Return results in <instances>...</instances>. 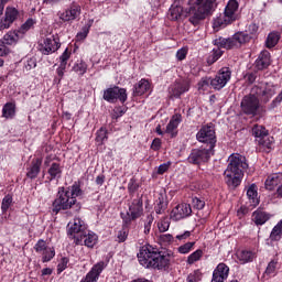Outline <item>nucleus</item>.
Masks as SVG:
<instances>
[{"instance_id":"obj_17","label":"nucleus","mask_w":282,"mask_h":282,"mask_svg":"<svg viewBox=\"0 0 282 282\" xmlns=\"http://www.w3.org/2000/svg\"><path fill=\"white\" fill-rule=\"evenodd\" d=\"M66 230L68 239L75 243L76 238L82 237L87 230V224H85V220H82L80 218H74L73 221L67 224Z\"/></svg>"},{"instance_id":"obj_16","label":"nucleus","mask_w":282,"mask_h":282,"mask_svg":"<svg viewBox=\"0 0 282 282\" xmlns=\"http://www.w3.org/2000/svg\"><path fill=\"white\" fill-rule=\"evenodd\" d=\"M83 14V8L76 2H72L70 6L64 11H58L57 17L62 23H72Z\"/></svg>"},{"instance_id":"obj_62","label":"nucleus","mask_w":282,"mask_h":282,"mask_svg":"<svg viewBox=\"0 0 282 282\" xmlns=\"http://www.w3.org/2000/svg\"><path fill=\"white\" fill-rule=\"evenodd\" d=\"M152 151H160L162 149V139L155 138L151 144Z\"/></svg>"},{"instance_id":"obj_10","label":"nucleus","mask_w":282,"mask_h":282,"mask_svg":"<svg viewBox=\"0 0 282 282\" xmlns=\"http://www.w3.org/2000/svg\"><path fill=\"white\" fill-rule=\"evenodd\" d=\"M188 91H191V79L188 78L175 79L167 88L170 100H180Z\"/></svg>"},{"instance_id":"obj_35","label":"nucleus","mask_w":282,"mask_h":282,"mask_svg":"<svg viewBox=\"0 0 282 282\" xmlns=\"http://www.w3.org/2000/svg\"><path fill=\"white\" fill-rule=\"evenodd\" d=\"M20 31H9L3 35L2 43L4 45H17L19 43Z\"/></svg>"},{"instance_id":"obj_6","label":"nucleus","mask_w":282,"mask_h":282,"mask_svg":"<svg viewBox=\"0 0 282 282\" xmlns=\"http://www.w3.org/2000/svg\"><path fill=\"white\" fill-rule=\"evenodd\" d=\"M142 215H144V200L142 196L132 199V202L128 204V210L120 213L122 221L130 225L133 224V221H138Z\"/></svg>"},{"instance_id":"obj_25","label":"nucleus","mask_w":282,"mask_h":282,"mask_svg":"<svg viewBox=\"0 0 282 282\" xmlns=\"http://www.w3.org/2000/svg\"><path fill=\"white\" fill-rule=\"evenodd\" d=\"M272 65L271 55L268 51H262L258 58L254 62V67L259 72H263V69H268Z\"/></svg>"},{"instance_id":"obj_44","label":"nucleus","mask_w":282,"mask_h":282,"mask_svg":"<svg viewBox=\"0 0 282 282\" xmlns=\"http://www.w3.org/2000/svg\"><path fill=\"white\" fill-rule=\"evenodd\" d=\"M12 195L11 194H7L3 198H2V203H1V213L2 215H6V213H8V210H10V206H12Z\"/></svg>"},{"instance_id":"obj_34","label":"nucleus","mask_w":282,"mask_h":282,"mask_svg":"<svg viewBox=\"0 0 282 282\" xmlns=\"http://www.w3.org/2000/svg\"><path fill=\"white\" fill-rule=\"evenodd\" d=\"M282 175L281 174H271L264 182V186L267 191H274L275 186L281 184Z\"/></svg>"},{"instance_id":"obj_26","label":"nucleus","mask_w":282,"mask_h":282,"mask_svg":"<svg viewBox=\"0 0 282 282\" xmlns=\"http://www.w3.org/2000/svg\"><path fill=\"white\" fill-rule=\"evenodd\" d=\"M182 123V115L175 113L166 126L165 133L170 138H177V127Z\"/></svg>"},{"instance_id":"obj_1","label":"nucleus","mask_w":282,"mask_h":282,"mask_svg":"<svg viewBox=\"0 0 282 282\" xmlns=\"http://www.w3.org/2000/svg\"><path fill=\"white\" fill-rule=\"evenodd\" d=\"M137 257L140 265L147 269L159 270L160 272H169L171 270V261L175 259L173 251H159L151 245L141 247Z\"/></svg>"},{"instance_id":"obj_47","label":"nucleus","mask_w":282,"mask_h":282,"mask_svg":"<svg viewBox=\"0 0 282 282\" xmlns=\"http://www.w3.org/2000/svg\"><path fill=\"white\" fill-rule=\"evenodd\" d=\"M195 248V242H186L177 248L178 254H188Z\"/></svg>"},{"instance_id":"obj_5","label":"nucleus","mask_w":282,"mask_h":282,"mask_svg":"<svg viewBox=\"0 0 282 282\" xmlns=\"http://www.w3.org/2000/svg\"><path fill=\"white\" fill-rule=\"evenodd\" d=\"M250 34L246 32H237L231 37H216L213 40V45H215L218 48H214L213 53L208 56L207 63L208 65H213L214 63H217L221 56H224V52L221 50H236L237 47L242 46L246 43H249Z\"/></svg>"},{"instance_id":"obj_51","label":"nucleus","mask_w":282,"mask_h":282,"mask_svg":"<svg viewBox=\"0 0 282 282\" xmlns=\"http://www.w3.org/2000/svg\"><path fill=\"white\" fill-rule=\"evenodd\" d=\"M159 240L162 246H171V243L174 241V238L171 234H163L159 237Z\"/></svg>"},{"instance_id":"obj_49","label":"nucleus","mask_w":282,"mask_h":282,"mask_svg":"<svg viewBox=\"0 0 282 282\" xmlns=\"http://www.w3.org/2000/svg\"><path fill=\"white\" fill-rule=\"evenodd\" d=\"M213 82V77H203L198 82L199 91H206L210 87V83Z\"/></svg>"},{"instance_id":"obj_19","label":"nucleus","mask_w":282,"mask_h":282,"mask_svg":"<svg viewBox=\"0 0 282 282\" xmlns=\"http://www.w3.org/2000/svg\"><path fill=\"white\" fill-rule=\"evenodd\" d=\"M61 48V43L56 41L54 37H46L42 40L39 45L37 50L44 56H50V54H54V52H58Z\"/></svg>"},{"instance_id":"obj_11","label":"nucleus","mask_w":282,"mask_h":282,"mask_svg":"<svg viewBox=\"0 0 282 282\" xmlns=\"http://www.w3.org/2000/svg\"><path fill=\"white\" fill-rule=\"evenodd\" d=\"M251 91L256 95V98H258L259 101L263 102V105H268V102L276 96V88H274V85H270L268 83L254 85L251 88Z\"/></svg>"},{"instance_id":"obj_7","label":"nucleus","mask_w":282,"mask_h":282,"mask_svg":"<svg viewBox=\"0 0 282 282\" xmlns=\"http://www.w3.org/2000/svg\"><path fill=\"white\" fill-rule=\"evenodd\" d=\"M196 140L202 144H206L207 149L215 151L217 147V134L215 132V123L209 122L205 126H202L199 131L196 133Z\"/></svg>"},{"instance_id":"obj_45","label":"nucleus","mask_w":282,"mask_h":282,"mask_svg":"<svg viewBox=\"0 0 282 282\" xmlns=\"http://www.w3.org/2000/svg\"><path fill=\"white\" fill-rule=\"evenodd\" d=\"M139 189H140V183H138V180L132 177L128 183V193L130 197H133V195H135V193H138Z\"/></svg>"},{"instance_id":"obj_56","label":"nucleus","mask_w":282,"mask_h":282,"mask_svg":"<svg viewBox=\"0 0 282 282\" xmlns=\"http://www.w3.org/2000/svg\"><path fill=\"white\" fill-rule=\"evenodd\" d=\"M70 56L72 53L69 52V48H66L59 56V65H64L65 67H67V61H69Z\"/></svg>"},{"instance_id":"obj_31","label":"nucleus","mask_w":282,"mask_h":282,"mask_svg":"<svg viewBox=\"0 0 282 282\" xmlns=\"http://www.w3.org/2000/svg\"><path fill=\"white\" fill-rule=\"evenodd\" d=\"M130 228L131 224H127L124 220H122L121 229L117 232L115 241H117V243H124V241H127L129 238Z\"/></svg>"},{"instance_id":"obj_58","label":"nucleus","mask_w":282,"mask_h":282,"mask_svg":"<svg viewBox=\"0 0 282 282\" xmlns=\"http://www.w3.org/2000/svg\"><path fill=\"white\" fill-rule=\"evenodd\" d=\"M65 69H67V66L59 64L58 68L56 69V74L58 77H55V83H61V80H63V76H65Z\"/></svg>"},{"instance_id":"obj_36","label":"nucleus","mask_w":282,"mask_h":282,"mask_svg":"<svg viewBox=\"0 0 282 282\" xmlns=\"http://www.w3.org/2000/svg\"><path fill=\"white\" fill-rule=\"evenodd\" d=\"M279 270V258H273L268 263L263 276H276V271Z\"/></svg>"},{"instance_id":"obj_13","label":"nucleus","mask_w":282,"mask_h":282,"mask_svg":"<svg viewBox=\"0 0 282 282\" xmlns=\"http://www.w3.org/2000/svg\"><path fill=\"white\" fill-rule=\"evenodd\" d=\"M102 98L110 105H116L117 100H119L121 105H124L128 99L127 89L120 88L119 86L109 87L104 90Z\"/></svg>"},{"instance_id":"obj_46","label":"nucleus","mask_w":282,"mask_h":282,"mask_svg":"<svg viewBox=\"0 0 282 282\" xmlns=\"http://www.w3.org/2000/svg\"><path fill=\"white\" fill-rule=\"evenodd\" d=\"M155 217L153 216V214H149L145 219L143 220L144 225H143V232L144 235H150L151 234V226H153V221H154Z\"/></svg>"},{"instance_id":"obj_64","label":"nucleus","mask_w":282,"mask_h":282,"mask_svg":"<svg viewBox=\"0 0 282 282\" xmlns=\"http://www.w3.org/2000/svg\"><path fill=\"white\" fill-rule=\"evenodd\" d=\"M10 48L3 42L0 44V56H8Z\"/></svg>"},{"instance_id":"obj_38","label":"nucleus","mask_w":282,"mask_h":282,"mask_svg":"<svg viewBox=\"0 0 282 282\" xmlns=\"http://www.w3.org/2000/svg\"><path fill=\"white\" fill-rule=\"evenodd\" d=\"M251 133L254 138H258L259 140L267 138L268 135V129L265 127L260 124H254L251 129Z\"/></svg>"},{"instance_id":"obj_43","label":"nucleus","mask_w":282,"mask_h":282,"mask_svg":"<svg viewBox=\"0 0 282 282\" xmlns=\"http://www.w3.org/2000/svg\"><path fill=\"white\" fill-rule=\"evenodd\" d=\"M204 257V250L197 249L196 251L192 252L186 260L187 265H193L196 261H199Z\"/></svg>"},{"instance_id":"obj_23","label":"nucleus","mask_w":282,"mask_h":282,"mask_svg":"<svg viewBox=\"0 0 282 282\" xmlns=\"http://www.w3.org/2000/svg\"><path fill=\"white\" fill-rule=\"evenodd\" d=\"M41 166H43V158H35L26 167V177L29 180H36L41 174Z\"/></svg>"},{"instance_id":"obj_20","label":"nucleus","mask_w":282,"mask_h":282,"mask_svg":"<svg viewBox=\"0 0 282 282\" xmlns=\"http://www.w3.org/2000/svg\"><path fill=\"white\" fill-rule=\"evenodd\" d=\"M75 246H85L86 248H94L98 243V235L87 229L82 236L76 238Z\"/></svg>"},{"instance_id":"obj_28","label":"nucleus","mask_w":282,"mask_h":282,"mask_svg":"<svg viewBox=\"0 0 282 282\" xmlns=\"http://www.w3.org/2000/svg\"><path fill=\"white\" fill-rule=\"evenodd\" d=\"M48 182H54V180H61L63 177V167H61V163H52L47 170Z\"/></svg>"},{"instance_id":"obj_33","label":"nucleus","mask_w":282,"mask_h":282,"mask_svg":"<svg viewBox=\"0 0 282 282\" xmlns=\"http://www.w3.org/2000/svg\"><path fill=\"white\" fill-rule=\"evenodd\" d=\"M258 147L259 151H262V153H270V151L274 149V141L267 135L258 140Z\"/></svg>"},{"instance_id":"obj_22","label":"nucleus","mask_w":282,"mask_h":282,"mask_svg":"<svg viewBox=\"0 0 282 282\" xmlns=\"http://www.w3.org/2000/svg\"><path fill=\"white\" fill-rule=\"evenodd\" d=\"M230 275V267L228 264L220 262L217 264L213 271L212 282H224L228 280Z\"/></svg>"},{"instance_id":"obj_41","label":"nucleus","mask_w":282,"mask_h":282,"mask_svg":"<svg viewBox=\"0 0 282 282\" xmlns=\"http://www.w3.org/2000/svg\"><path fill=\"white\" fill-rule=\"evenodd\" d=\"M238 259H239V261H241V263H252V261H254V252L248 251V250H242L238 254Z\"/></svg>"},{"instance_id":"obj_4","label":"nucleus","mask_w":282,"mask_h":282,"mask_svg":"<svg viewBox=\"0 0 282 282\" xmlns=\"http://www.w3.org/2000/svg\"><path fill=\"white\" fill-rule=\"evenodd\" d=\"M186 9V17L188 22L194 28H199L206 19H210L217 11L219 3L217 0H189Z\"/></svg>"},{"instance_id":"obj_63","label":"nucleus","mask_w":282,"mask_h":282,"mask_svg":"<svg viewBox=\"0 0 282 282\" xmlns=\"http://www.w3.org/2000/svg\"><path fill=\"white\" fill-rule=\"evenodd\" d=\"M245 79L247 80V83H249V85H252V83H254V80H257V72H249L245 75Z\"/></svg>"},{"instance_id":"obj_54","label":"nucleus","mask_w":282,"mask_h":282,"mask_svg":"<svg viewBox=\"0 0 282 282\" xmlns=\"http://www.w3.org/2000/svg\"><path fill=\"white\" fill-rule=\"evenodd\" d=\"M250 210H252V207H250V205H248V204H247V206L242 205L237 210V217L240 219H243V217H246V215H248V213H250Z\"/></svg>"},{"instance_id":"obj_52","label":"nucleus","mask_w":282,"mask_h":282,"mask_svg":"<svg viewBox=\"0 0 282 282\" xmlns=\"http://www.w3.org/2000/svg\"><path fill=\"white\" fill-rule=\"evenodd\" d=\"M67 265H69V258L63 257L57 264V274L65 272V270H67Z\"/></svg>"},{"instance_id":"obj_57","label":"nucleus","mask_w":282,"mask_h":282,"mask_svg":"<svg viewBox=\"0 0 282 282\" xmlns=\"http://www.w3.org/2000/svg\"><path fill=\"white\" fill-rule=\"evenodd\" d=\"M10 28H12V22H10L6 15L0 18V32H3V30H10Z\"/></svg>"},{"instance_id":"obj_32","label":"nucleus","mask_w":282,"mask_h":282,"mask_svg":"<svg viewBox=\"0 0 282 282\" xmlns=\"http://www.w3.org/2000/svg\"><path fill=\"white\" fill-rule=\"evenodd\" d=\"M17 116V104L9 101L2 107V118L12 120Z\"/></svg>"},{"instance_id":"obj_12","label":"nucleus","mask_w":282,"mask_h":282,"mask_svg":"<svg viewBox=\"0 0 282 282\" xmlns=\"http://www.w3.org/2000/svg\"><path fill=\"white\" fill-rule=\"evenodd\" d=\"M260 107L261 102L259 101V97H257L252 90L249 95H246L240 102V108L245 116H257Z\"/></svg>"},{"instance_id":"obj_48","label":"nucleus","mask_w":282,"mask_h":282,"mask_svg":"<svg viewBox=\"0 0 282 282\" xmlns=\"http://www.w3.org/2000/svg\"><path fill=\"white\" fill-rule=\"evenodd\" d=\"M73 69H74V72H76V74H79V76H85V74H87V63L82 61V62L75 64Z\"/></svg>"},{"instance_id":"obj_29","label":"nucleus","mask_w":282,"mask_h":282,"mask_svg":"<svg viewBox=\"0 0 282 282\" xmlns=\"http://www.w3.org/2000/svg\"><path fill=\"white\" fill-rule=\"evenodd\" d=\"M183 17H184V7L180 4H172L167 13V19H170V21H181Z\"/></svg>"},{"instance_id":"obj_18","label":"nucleus","mask_w":282,"mask_h":282,"mask_svg":"<svg viewBox=\"0 0 282 282\" xmlns=\"http://www.w3.org/2000/svg\"><path fill=\"white\" fill-rule=\"evenodd\" d=\"M193 215V207L188 203H181L176 205L171 214L170 217L172 221H182V219H186Z\"/></svg>"},{"instance_id":"obj_14","label":"nucleus","mask_w":282,"mask_h":282,"mask_svg":"<svg viewBox=\"0 0 282 282\" xmlns=\"http://www.w3.org/2000/svg\"><path fill=\"white\" fill-rule=\"evenodd\" d=\"M33 250L39 254L42 263H50V261L56 257V249L50 247L44 239H39L34 245Z\"/></svg>"},{"instance_id":"obj_15","label":"nucleus","mask_w":282,"mask_h":282,"mask_svg":"<svg viewBox=\"0 0 282 282\" xmlns=\"http://www.w3.org/2000/svg\"><path fill=\"white\" fill-rule=\"evenodd\" d=\"M230 78H232L230 67H223L217 72L215 77L212 78L210 87L215 89V91H221V89L230 83Z\"/></svg>"},{"instance_id":"obj_21","label":"nucleus","mask_w":282,"mask_h":282,"mask_svg":"<svg viewBox=\"0 0 282 282\" xmlns=\"http://www.w3.org/2000/svg\"><path fill=\"white\" fill-rule=\"evenodd\" d=\"M272 219V214L265 212V209L259 207L251 214V221L257 226V228H261V226H265L267 221Z\"/></svg>"},{"instance_id":"obj_3","label":"nucleus","mask_w":282,"mask_h":282,"mask_svg":"<svg viewBox=\"0 0 282 282\" xmlns=\"http://www.w3.org/2000/svg\"><path fill=\"white\" fill-rule=\"evenodd\" d=\"M249 167L248 159L243 154L236 153L229 156V163L224 172V176L225 184H227L230 191H235L241 186L243 175Z\"/></svg>"},{"instance_id":"obj_42","label":"nucleus","mask_w":282,"mask_h":282,"mask_svg":"<svg viewBox=\"0 0 282 282\" xmlns=\"http://www.w3.org/2000/svg\"><path fill=\"white\" fill-rule=\"evenodd\" d=\"M91 25H93V21L85 24L82 28L80 32L77 33L76 40L77 41H85V39H87V36H89V31L91 30Z\"/></svg>"},{"instance_id":"obj_2","label":"nucleus","mask_w":282,"mask_h":282,"mask_svg":"<svg viewBox=\"0 0 282 282\" xmlns=\"http://www.w3.org/2000/svg\"><path fill=\"white\" fill-rule=\"evenodd\" d=\"M79 197H85V191L80 187V181H75L73 185L65 187L59 186L57 188L56 197L52 203L53 215H58L61 210H72L74 206H78Z\"/></svg>"},{"instance_id":"obj_59","label":"nucleus","mask_w":282,"mask_h":282,"mask_svg":"<svg viewBox=\"0 0 282 282\" xmlns=\"http://www.w3.org/2000/svg\"><path fill=\"white\" fill-rule=\"evenodd\" d=\"M158 226L161 232H166L171 228V223L167 219H163Z\"/></svg>"},{"instance_id":"obj_8","label":"nucleus","mask_w":282,"mask_h":282,"mask_svg":"<svg viewBox=\"0 0 282 282\" xmlns=\"http://www.w3.org/2000/svg\"><path fill=\"white\" fill-rule=\"evenodd\" d=\"M241 13H239V2L237 0H229L224 11V19L218 18L215 21V25L221 28L232 23V21H239Z\"/></svg>"},{"instance_id":"obj_37","label":"nucleus","mask_w":282,"mask_h":282,"mask_svg":"<svg viewBox=\"0 0 282 282\" xmlns=\"http://www.w3.org/2000/svg\"><path fill=\"white\" fill-rule=\"evenodd\" d=\"M279 41H281V34L279 32L269 33L265 45L268 50H272V47H276L279 45Z\"/></svg>"},{"instance_id":"obj_27","label":"nucleus","mask_w":282,"mask_h":282,"mask_svg":"<svg viewBox=\"0 0 282 282\" xmlns=\"http://www.w3.org/2000/svg\"><path fill=\"white\" fill-rule=\"evenodd\" d=\"M247 197L249 199V202L247 203L249 205L250 208H257L258 205L260 204V199H259V187H257V184H251L248 188H247Z\"/></svg>"},{"instance_id":"obj_60","label":"nucleus","mask_w":282,"mask_h":282,"mask_svg":"<svg viewBox=\"0 0 282 282\" xmlns=\"http://www.w3.org/2000/svg\"><path fill=\"white\" fill-rule=\"evenodd\" d=\"M188 55V48L182 47L176 52V58L177 61H184L186 56Z\"/></svg>"},{"instance_id":"obj_30","label":"nucleus","mask_w":282,"mask_h":282,"mask_svg":"<svg viewBox=\"0 0 282 282\" xmlns=\"http://www.w3.org/2000/svg\"><path fill=\"white\" fill-rule=\"evenodd\" d=\"M150 90H151V83L149 82V79L142 78L134 86L133 96H144V94H147Z\"/></svg>"},{"instance_id":"obj_55","label":"nucleus","mask_w":282,"mask_h":282,"mask_svg":"<svg viewBox=\"0 0 282 282\" xmlns=\"http://www.w3.org/2000/svg\"><path fill=\"white\" fill-rule=\"evenodd\" d=\"M36 25V20L29 18L22 25L21 30L22 32H28L29 30H32Z\"/></svg>"},{"instance_id":"obj_53","label":"nucleus","mask_w":282,"mask_h":282,"mask_svg":"<svg viewBox=\"0 0 282 282\" xmlns=\"http://www.w3.org/2000/svg\"><path fill=\"white\" fill-rule=\"evenodd\" d=\"M192 206L196 210H204V208L206 206V202H204L203 199H200L198 197H193L192 198Z\"/></svg>"},{"instance_id":"obj_40","label":"nucleus","mask_w":282,"mask_h":282,"mask_svg":"<svg viewBox=\"0 0 282 282\" xmlns=\"http://www.w3.org/2000/svg\"><path fill=\"white\" fill-rule=\"evenodd\" d=\"M4 17L12 23L19 19V10L14 7H7Z\"/></svg>"},{"instance_id":"obj_9","label":"nucleus","mask_w":282,"mask_h":282,"mask_svg":"<svg viewBox=\"0 0 282 282\" xmlns=\"http://www.w3.org/2000/svg\"><path fill=\"white\" fill-rule=\"evenodd\" d=\"M212 155H215V150L210 148H195L191 150L187 162L194 166H202V164L210 162Z\"/></svg>"},{"instance_id":"obj_50","label":"nucleus","mask_w":282,"mask_h":282,"mask_svg":"<svg viewBox=\"0 0 282 282\" xmlns=\"http://www.w3.org/2000/svg\"><path fill=\"white\" fill-rule=\"evenodd\" d=\"M202 271L199 269L194 270L192 273L187 276V282H199L202 281Z\"/></svg>"},{"instance_id":"obj_61","label":"nucleus","mask_w":282,"mask_h":282,"mask_svg":"<svg viewBox=\"0 0 282 282\" xmlns=\"http://www.w3.org/2000/svg\"><path fill=\"white\" fill-rule=\"evenodd\" d=\"M169 169H171V161L159 165L156 173H158V175H164V173H166V171H169Z\"/></svg>"},{"instance_id":"obj_39","label":"nucleus","mask_w":282,"mask_h":282,"mask_svg":"<svg viewBox=\"0 0 282 282\" xmlns=\"http://www.w3.org/2000/svg\"><path fill=\"white\" fill-rule=\"evenodd\" d=\"M109 131L107 130L106 127H101L99 130L96 132V142L99 144H105L109 140L108 137Z\"/></svg>"},{"instance_id":"obj_24","label":"nucleus","mask_w":282,"mask_h":282,"mask_svg":"<svg viewBox=\"0 0 282 282\" xmlns=\"http://www.w3.org/2000/svg\"><path fill=\"white\" fill-rule=\"evenodd\" d=\"M166 208H169V196L166 195V191H163L158 194L154 202V212L156 215H164V213H166Z\"/></svg>"}]
</instances>
